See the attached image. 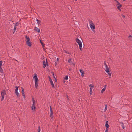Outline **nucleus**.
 Returning <instances> with one entry per match:
<instances>
[{
	"mask_svg": "<svg viewBox=\"0 0 132 132\" xmlns=\"http://www.w3.org/2000/svg\"><path fill=\"white\" fill-rule=\"evenodd\" d=\"M69 71H70L71 70V69H69Z\"/></svg>",
	"mask_w": 132,
	"mask_h": 132,
	"instance_id": "obj_45",
	"label": "nucleus"
},
{
	"mask_svg": "<svg viewBox=\"0 0 132 132\" xmlns=\"http://www.w3.org/2000/svg\"><path fill=\"white\" fill-rule=\"evenodd\" d=\"M36 21H37L38 24V25H39L40 24V20L38 19H37L36 20Z\"/></svg>",
	"mask_w": 132,
	"mask_h": 132,
	"instance_id": "obj_21",
	"label": "nucleus"
},
{
	"mask_svg": "<svg viewBox=\"0 0 132 132\" xmlns=\"http://www.w3.org/2000/svg\"><path fill=\"white\" fill-rule=\"evenodd\" d=\"M89 87H90V95L92 94V89L94 87V85L93 84H90L89 85Z\"/></svg>",
	"mask_w": 132,
	"mask_h": 132,
	"instance_id": "obj_5",
	"label": "nucleus"
},
{
	"mask_svg": "<svg viewBox=\"0 0 132 132\" xmlns=\"http://www.w3.org/2000/svg\"><path fill=\"white\" fill-rule=\"evenodd\" d=\"M53 111H50V117H51V119H53Z\"/></svg>",
	"mask_w": 132,
	"mask_h": 132,
	"instance_id": "obj_12",
	"label": "nucleus"
},
{
	"mask_svg": "<svg viewBox=\"0 0 132 132\" xmlns=\"http://www.w3.org/2000/svg\"><path fill=\"white\" fill-rule=\"evenodd\" d=\"M108 121H106V122L105 123V126L106 128H108L109 127V126L108 125Z\"/></svg>",
	"mask_w": 132,
	"mask_h": 132,
	"instance_id": "obj_15",
	"label": "nucleus"
},
{
	"mask_svg": "<svg viewBox=\"0 0 132 132\" xmlns=\"http://www.w3.org/2000/svg\"><path fill=\"white\" fill-rule=\"evenodd\" d=\"M50 111H52V110L51 107V106H50Z\"/></svg>",
	"mask_w": 132,
	"mask_h": 132,
	"instance_id": "obj_37",
	"label": "nucleus"
},
{
	"mask_svg": "<svg viewBox=\"0 0 132 132\" xmlns=\"http://www.w3.org/2000/svg\"><path fill=\"white\" fill-rule=\"evenodd\" d=\"M121 126L123 129H125V126L123 123L122 122L121 123Z\"/></svg>",
	"mask_w": 132,
	"mask_h": 132,
	"instance_id": "obj_20",
	"label": "nucleus"
},
{
	"mask_svg": "<svg viewBox=\"0 0 132 132\" xmlns=\"http://www.w3.org/2000/svg\"><path fill=\"white\" fill-rule=\"evenodd\" d=\"M2 61H0V65L2 66Z\"/></svg>",
	"mask_w": 132,
	"mask_h": 132,
	"instance_id": "obj_36",
	"label": "nucleus"
},
{
	"mask_svg": "<svg viewBox=\"0 0 132 132\" xmlns=\"http://www.w3.org/2000/svg\"><path fill=\"white\" fill-rule=\"evenodd\" d=\"M38 132H40V126H39L38 127Z\"/></svg>",
	"mask_w": 132,
	"mask_h": 132,
	"instance_id": "obj_28",
	"label": "nucleus"
},
{
	"mask_svg": "<svg viewBox=\"0 0 132 132\" xmlns=\"http://www.w3.org/2000/svg\"><path fill=\"white\" fill-rule=\"evenodd\" d=\"M38 81H35V87L36 88H37L38 86Z\"/></svg>",
	"mask_w": 132,
	"mask_h": 132,
	"instance_id": "obj_17",
	"label": "nucleus"
},
{
	"mask_svg": "<svg viewBox=\"0 0 132 132\" xmlns=\"http://www.w3.org/2000/svg\"><path fill=\"white\" fill-rule=\"evenodd\" d=\"M108 128H106V129L105 132H108Z\"/></svg>",
	"mask_w": 132,
	"mask_h": 132,
	"instance_id": "obj_40",
	"label": "nucleus"
},
{
	"mask_svg": "<svg viewBox=\"0 0 132 132\" xmlns=\"http://www.w3.org/2000/svg\"><path fill=\"white\" fill-rule=\"evenodd\" d=\"M32 101L33 102V104L32 105H33V106H35V99L33 97L32 98Z\"/></svg>",
	"mask_w": 132,
	"mask_h": 132,
	"instance_id": "obj_14",
	"label": "nucleus"
},
{
	"mask_svg": "<svg viewBox=\"0 0 132 132\" xmlns=\"http://www.w3.org/2000/svg\"><path fill=\"white\" fill-rule=\"evenodd\" d=\"M76 1H77V0H75Z\"/></svg>",
	"mask_w": 132,
	"mask_h": 132,
	"instance_id": "obj_50",
	"label": "nucleus"
},
{
	"mask_svg": "<svg viewBox=\"0 0 132 132\" xmlns=\"http://www.w3.org/2000/svg\"><path fill=\"white\" fill-rule=\"evenodd\" d=\"M48 77L49 78V81H50V83L52 85V87L53 88H54V86L53 84V82L52 81V80L51 78H50V76H48Z\"/></svg>",
	"mask_w": 132,
	"mask_h": 132,
	"instance_id": "obj_6",
	"label": "nucleus"
},
{
	"mask_svg": "<svg viewBox=\"0 0 132 132\" xmlns=\"http://www.w3.org/2000/svg\"><path fill=\"white\" fill-rule=\"evenodd\" d=\"M15 87L16 88L15 89V92L18 91V87L17 86H16Z\"/></svg>",
	"mask_w": 132,
	"mask_h": 132,
	"instance_id": "obj_23",
	"label": "nucleus"
},
{
	"mask_svg": "<svg viewBox=\"0 0 132 132\" xmlns=\"http://www.w3.org/2000/svg\"><path fill=\"white\" fill-rule=\"evenodd\" d=\"M104 65H105V67H107V66H108V65H107L106 64V61H104Z\"/></svg>",
	"mask_w": 132,
	"mask_h": 132,
	"instance_id": "obj_26",
	"label": "nucleus"
},
{
	"mask_svg": "<svg viewBox=\"0 0 132 132\" xmlns=\"http://www.w3.org/2000/svg\"><path fill=\"white\" fill-rule=\"evenodd\" d=\"M106 85H105L104 86V88H103V89L101 91V93H103L104 92L106 88Z\"/></svg>",
	"mask_w": 132,
	"mask_h": 132,
	"instance_id": "obj_13",
	"label": "nucleus"
},
{
	"mask_svg": "<svg viewBox=\"0 0 132 132\" xmlns=\"http://www.w3.org/2000/svg\"><path fill=\"white\" fill-rule=\"evenodd\" d=\"M76 42L79 45V48L80 49V51H82L81 47H82V42L79 39L77 38H76Z\"/></svg>",
	"mask_w": 132,
	"mask_h": 132,
	"instance_id": "obj_1",
	"label": "nucleus"
},
{
	"mask_svg": "<svg viewBox=\"0 0 132 132\" xmlns=\"http://www.w3.org/2000/svg\"><path fill=\"white\" fill-rule=\"evenodd\" d=\"M67 98L68 99V95H67Z\"/></svg>",
	"mask_w": 132,
	"mask_h": 132,
	"instance_id": "obj_44",
	"label": "nucleus"
},
{
	"mask_svg": "<svg viewBox=\"0 0 132 132\" xmlns=\"http://www.w3.org/2000/svg\"><path fill=\"white\" fill-rule=\"evenodd\" d=\"M117 5H119L121 4L119 2H118V1H117Z\"/></svg>",
	"mask_w": 132,
	"mask_h": 132,
	"instance_id": "obj_35",
	"label": "nucleus"
},
{
	"mask_svg": "<svg viewBox=\"0 0 132 132\" xmlns=\"http://www.w3.org/2000/svg\"><path fill=\"white\" fill-rule=\"evenodd\" d=\"M46 62L45 61H43V64L44 65L43 67L44 68H45L46 67L47 64L48 63L46 59Z\"/></svg>",
	"mask_w": 132,
	"mask_h": 132,
	"instance_id": "obj_8",
	"label": "nucleus"
},
{
	"mask_svg": "<svg viewBox=\"0 0 132 132\" xmlns=\"http://www.w3.org/2000/svg\"><path fill=\"white\" fill-rule=\"evenodd\" d=\"M33 78L35 79V81H38V79L37 76L36 74V73L34 75L33 77Z\"/></svg>",
	"mask_w": 132,
	"mask_h": 132,
	"instance_id": "obj_9",
	"label": "nucleus"
},
{
	"mask_svg": "<svg viewBox=\"0 0 132 132\" xmlns=\"http://www.w3.org/2000/svg\"><path fill=\"white\" fill-rule=\"evenodd\" d=\"M107 73H108V74L109 78L111 77V73L110 72V71H109V73L108 72Z\"/></svg>",
	"mask_w": 132,
	"mask_h": 132,
	"instance_id": "obj_25",
	"label": "nucleus"
},
{
	"mask_svg": "<svg viewBox=\"0 0 132 132\" xmlns=\"http://www.w3.org/2000/svg\"><path fill=\"white\" fill-rule=\"evenodd\" d=\"M122 6V5L121 4L119 5L117 7V9L119 10H121V9H120V8Z\"/></svg>",
	"mask_w": 132,
	"mask_h": 132,
	"instance_id": "obj_18",
	"label": "nucleus"
},
{
	"mask_svg": "<svg viewBox=\"0 0 132 132\" xmlns=\"http://www.w3.org/2000/svg\"><path fill=\"white\" fill-rule=\"evenodd\" d=\"M1 65H0V68H1Z\"/></svg>",
	"mask_w": 132,
	"mask_h": 132,
	"instance_id": "obj_48",
	"label": "nucleus"
},
{
	"mask_svg": "<svg viewBox=\"0 0 132 132\" xmlns=\"http://www.w3.org/2000/svg\"><path fill=\"white\" fill-rule=\"evenodd\" d=\"M52 74L53 76V77L54 78V79L56 78L55 77V76H54V73L53 72H52Z\"/></svg>",
	"mask_w": 132,
	"mask_h": 132,
	"instance_id": "obj_31",
	"label": "nucleus"
},
{
	"mask_svg": "<svg viewBox=\"0 0 132 132\" xmlns=\"http://www.w3.org/2000/svg\"><path fill=\"white\" fill-rule=\"evenodd\" d=\"M71 58L69 59L68 60V62H70L71 61Z\"/></svg>",
	"mask_w": 132,
	"mask_h": 132,
	"instance_id": "obj_39",
	"label": "nucleus"
},
{
	"mask_svg": "<svg viewBox=\"0 0 132 132\" xmlns=\"http://www.w3.org/2000/svg\"><path fill=\"white\" fill-rule=\"evenodd\" d=\"M79 71L80 73H81V76L82 77H83L84 75V71L82 70V69H80L79 70Z\"/></svg>",
	"mask_w": 132,
	"mask_h": 132,
	"instance_id": "obj_10",
	"label": "nucleus"
},
{
	"mask_svg": "<svg viewBox=\"0 0 132 132\" xmlns=\"http://www.w3.org/2000/svg\"><path fill=\"white\" fill-rule=\"evenodd\" d=\"M15 93L17 95V97H19L20 96V95H19V93L18 92V91H15Z\"/></svg>",
	"mask_w": 132,
	"mask_h": 132,
	"instance_id": "obj_16",
	"label": "nucleus"
},
{
	"mask_svg": "<svg viewBox=\"0 0 132 132\" xmlns=\"http://www.w3.org/2000/svg\"><path fill=\"white\" fill-rule=\"evenodd\" d=\"M108 105L107 104H106L105 106V108L104 109L105 111H106L107 109Z\"/></svg>",
	"mask_w": 132,
	"mask_h": 132,
	"instance_id": "obj_22",
	"label": "nucleus"
},
{
	"mask_svg": "<svg viewBox=\"0 0 132 132\" xmlns=\"http://www.w3.org/2000/svg\"><path fill=\"white\" fill-rule=\"evenodd\" d=\"M26 44L27 45L30 47L31 46V43L30 41L29 37L28 36H27V35H26Z\"/></svg>",
	"mask_w": 132,
	"mask_h": 132,
	"instance_id": "obj_2",
	"label": "nucleus"
},
{
	"mask_svg": "<svg viewBox=\"0 0 132 132\" xmlns=\"http://www.w3.org/2000/svg\"><path fill=\"white\" fill-rule=\"evenodd\" d=\"M40 42L42 46H43L44 45V44L43 42H42L41 41V40H40Z\"/></svg>",
	"mask_w": 132,
	"mask_h": 132,
	"instance_id": "obj_30",
	"label": "nucleus"
},
{
	"mask_svg": "<svg viewBox=\"0 0 132 132\" xmlns=\"http://www.w3.org/2000/svg\"><path fill=\"white\" fill-rule=\"evenodd\" d=\"M21 93L22 95L24 97V98H25V96L24 93V89L23 88L22 89Z\"/></svg>",
	"mask_w": 132,
	"mask_h": 132,
	"instance_id": "obj_11",
	"label": "nucleus"
},
{
	"mask_svg": "<svg viewBox=\"0 0 132 132\" xmlns=\"http://www.w3.org/2000/svg\"><path fill=\"white\" fill-rule=\"evenodd\" d=\"M121 15L122 17L123 18H125V15L123 14L122 15Z\"/></svg>",
	"mask_w": 132,
	"mask_h": 132,
	"instance_id": "obj_41",
	"label": "nucleus"
},
{
	"mask_svg": "<svg viewBox=\"0 0 132 132\" xmlns=\"http://www.w3.org/2000/svg\"><path fill=\"white\" fill-rule=\"evenodd\" d=\"M6 94L5 92V90H3L1 92V95L2 96V98L1 99V101L3 100L4 98V95Z\"/></svg>",
	"mask_w": 132,
	"mask_h": 132,
	"instance_id": "obj_3",
	"label": "nucleus"
},
{
	"mask_svg": "<svg viewBox=\"0 0 132 132\" xmlns=\"http://www.w3.org/2000/svg\"><path fill=\"white\" fill-rule=\"evenodd\" d=\"M0 72H1V73L3 72V70L1 68H0Z\"/></svg>",
	"mask_w": 132,
	"mask_h": 132,
	"instance_id": "obj_32",
	"label": "nucleus"
},
{
	"mask_svg": "<svg viewBox=\"0 0 132 132\" xmlns=\"http://www.w3.org/2000/svg\"><path fill=\"white\" fill-rule=\"evenodd\" d=\"M132 37V36L130 35L128 36V38L130 39V40H132V39H131L130 38V37Z\"/></svg>",
	"mask_w": 132,
	"mask_h": 132,
	"instance_id": "obj_34",
	"label": "nucleus"
},
{
	"mask_svg": "<svg viewBox=\"0 0 132 132\" xmlns=\"http://www.w3.org/2000/svg\"><path fill=\"white\" fill-rule=\"evenodd\" d=\"M18 23H16L15 25V26H18Z\"/></svg>",
	"mask_w": 132,
	"mask_h": 132,
	"instance_id": "obj_38",
	"label": "nucleus"
},
{
	"mask_svg": "<svg viewBox=\"0 0 132 132\" xmlns=\"http://www.w3.org/2000/svg\"><path fill=\"white\" fill-rule=\"evenodd\" d=\"M109 68L108 69H106L105 70V71L107 72V73H109Z\"/></svg>",
	"mask_w": 132,
	"mask_h": 132,
	"instance_id": "obj_24",
	"label": "nucleus"
},
{
	"mask_svg": "<svg viewBox=\"0 0 132 132\" xmlns=\"http://www.w3.org/2000/svg\"><path fill=\"white\" fill-rule=\"evenodd\" d=\"M115 1H116V2H117V0H115Z\"/></svg>",
	"mask_w": 132,
	"mask_h": 132,
	"instance_id": "obj_49",
	"label": "nucleus"
},
{
	"mask_svg": "<svg viewBox=\"0 0 132 132\" xmlns=\"http://www.w3.org/2000/svg\"><path fill=\"white\" fill-rule=\"evenodd\" d=\"M55 81L56 82H57V80L56 78H55Z\"/></svg>",
	"mask_w": 132,
	"mask_h": 132,
	"instance_id": "obj_42",
	"label": "nucleus"
},
{
	"mask_svg": "<svg viewBox=\"0 0 132 132\" xmlns=\"http://www.w3.org/2000/svg\"><path fill=\"white\" fill-rule=\"evenodd\" d=\"M31 109L32 110H34L36 108V107L35 106H33V105H32L31 107Z\"/></svg>",
	"mask_w": 132,
	"mask_h": 132,
	"instance_id": "obj_19",
	"label": "nucleus"
},
{
	"mask_svg": "<svg viewBox=\"0 0 132 132\" xmlns=\"http://www.w3.org/2000/svg\"><path fill=\"white\" fill-rule=\"evenodd\" d=\"M68 79V76H65L64 78V79L65 80H67Z\"/></svg>",
	"mask_w": 132,
	"mask_h": 132,
	"instance_id": "obj_27",
	"label": "nucleus"
},
{
	"mask_svg": "<svg viewBox=\"0 0 132 132\" xmlns=\"http://www.w3.org/2000/svg\"><path fill=\"white\" fill-rule=\"evenodd\" d=\"M57 61H58L59 60V59H58V58H57Z\"/></svg>",
	"mask_w": 132,
	"mask_h": 132,
	"instance_id": "obj_46",
	"label": "nucleus"
},
{
	"mask_svg": "<svg viewBox=\"0 0 132 132\" xmlns=\"http://www.w3.org/2000/svg\"><path fill=\"white\" fill-rule=\"evenodd\" d=\"M64 52L66 53L69 54V53L67 51H66V50L64 51Z\"/></svg>",
	"mask_w": 132,
	"mask_h": 132,
	"instance_id": "obj_33",
	"label": "nucleus"
},
{
	"mask_svg": "<svg viewBox=\"0 0 132 132\" xmlns=\"http://www.w3.org/2000/svg\"><path fill=\"white\" fill-rule=\"evenodd\" d=\"M88 21L90 24V26L91 29L92 30L94 29L95 28V26L94 24L90 20H88Z\"/></svg>",
	"mask_w": 132,
	"mask_h": 132,
	"instance_id": "obj_4",
	"label": "nucleus"
},
{
	"mask_svg": "<svg viewBox=\"0 0 132 132\" xmlns=\"http://www.w3.org/2000/svg\"><path fill=\"white\" fill-rule=\"evenodd\" d=\"M105 68H106V69H108V68H109L108 67V66H107V67H105Z\"/></svg>",
	"mask_w": 132,
	"mask_h": 132,
	"instance_id": "obj_43",
	"label": "nucleus"
},
{
	"mask_svg": "<svg viewBox=\"0 0 132 132\" xmlns=\"http://www.w3.org/2000/svg\"><path fill=\"white\" fill-rule=\"evenodd\" d=\"M15 61H17V62H18V61L17 60H15Z\"/></svg>",
	"mask_w": 132,
	"mask_h": 132,
	"instance_id": "obj_47",
	"label": "nucleus"
},
{
	"mask_svg": "<svg viewBox=\"0 0 132 132\" xmlns=\"http://www.w3.org/2000/svg\"><path fill=\"white\" fill-rule=\"evenodd\" d=\"M34 30L36 32H37L38 33L40 32V29L36 27H35L34 28Z\"/></svg>",
	"mask_w": 132,
	"mask_h": 132,
	"instance_id": "obj_7",
	"label": "nucleus"
},
{
	"mask_svg": "<svg viewBox=\"0 0 132 132\" xmlns=\"http://www.w3.org/2000/svg\"><path fill=\"white\" fill-rule=\"evenodd\" d=\"M16 26H14V29H13L14 31L13 32V33H14V32L15 31V30L16 29Z\"/></svg>",
	"mask_w": 132,
	"mask_h": 132,
	"instance_id": "obj_29",
	"label": "nucleus"
}]
</instances>
